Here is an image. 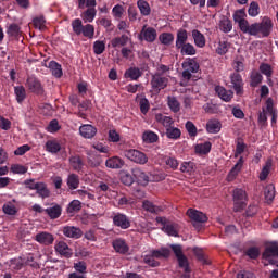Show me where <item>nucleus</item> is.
<instances>
[{
  "mask_svg": "<svg viewBox=\"0 0 278 278\" xmlns=\"http://www.w3.org/2000/svg\"><path fill=\"white\" fill-rule=\"evenodd\" d=\"M191 36L193 38V42L195 45V47H198L199 49H203L206 45V39H205V35H203V33H201V30L199 29H193L191 31Z\"/></svg>",
  "mask_w": 278,
  "mask_h": 278,
  "instance_id": "6ab92c4d",
  "label": "nucleus"
},
{
  "mask_svg": "<svg viewBox=\"0 0 278 278\" xmlns=\"http://www.w3.org/2000/svg\"><path fill=\"white\" fill-rule=\"evenodd\" d=\"M264 260H268L270 257H278V244L271 243L268 245L263 252Z\"/></svg>",
  "mask_w": 278,
  "mask_h": 278,
  "instance_id": "4c0bfd02",
  "label": "nucleus"
},
{
  "mask_svg": "<svg viewBox=\"0 0 278 278\" xmlns=\"http://www.w3.org/2000/svg\"><path fill=\"white\" fill-rule=\"evenodd\" d=\"M168 108L172 110V112H179L181 110V104L179 103V100L175 97H168L167 98Z\"/></svg>",
  "mask_w": 278,
  "mask_h": 278,
  "instance_id": "6e6d98bb",
  "label": "nucleus"
},
{
  "mask_svg": "<svg viewBox=\"0 0 278 278\" xmlns=\"http://www.w3.org/2000/svg\"><path fill=\"white\" fill-rule=\"evenodd\" d=\"M55 253H59L61 257H66L67 260L73 257V249L68 247L67 242L64 241H56L54 245Z\"/></svg>",
  "mask_w": 278,
  "mask_h": 278,
  "instance_id": "2eb2a0df",
  "label": "nucleus"
},
{
  "mask_svg": "<svg viewBox=\"0 0 278 278\" xmlns=\"http://www.w3.org/2000/svg\"><path fill=\"white\" fill-rule=\"evenodd\" d=\"M105 51V41L97 40L93 42V53L101 55Z\"/></svg>",
  "mask_w": 278,
  "mask_h": 278,
  "instance_id": "e2e57ef3",
  "label": "nucleus"
},
{
  "mask_svg": "<svg viewBox=\"0 0 278 278\" xmlns=\"http://www.w3.org/2000/svg\"><path fill=\"white\" fill-rule=\"evenodd\" d=\"M132 175L140 186H147V184H149V175H147L142 169L134 168Z\"/></svg>",
  "mask_w": 278,
  "mask_h": 278,
  "instance_id": "5701e85b",
  "label": "nucleus"
},
{
  "mask_svg": "<svg viewBox=\"0 0 278 278\" xmlns=\"http://www.w3.org/2000/svg\"><path fill=\"white\" fill-rule=\"evenodd\" d=\"M126 79H131L132 81H138L142 77V72L138 67H130L125 72Z\"/></svg>",
  "mask_w": 278,
  "mask_h": 278,
  "instance_id": "c9c22d12",
  "label": "nucleus"
},
{
  "mask_svg": "<svg viewBox=\"0 0 278 278\" xmlns=\"http://www.w3.org/2000/svg\"><path fill=\"white\" fill-rule=\"evenodd\" d=\"M159 40L161 45H165V47H170V45H173V42L175 41V35H173L172 33H162L159 36Z\"/></svg>",
  "mask_w": 278,
  "mask_h": 278,
  "instance_id": "de8ad7c7",
  "label": "nucleus"
},
{
  "mask_svg": "<svg viewBox=\"0 0 278 278\" xmlns=\"http://www.w3.org/2000/svg\"><path fill=\"white\" fill-rule=\"evenodd\" d=\"M176 260L178 262V266L180 268H184V270H185V275H182L181 278H191L190 277V265L188 263V257H186V255L182 254V256H178Z\"/></svg>",
  "mask_w": 278,
  "mask_h": 278,
  "instance_id": "c756f323",
  "label": "nucleus"
},
{
  "mask_svg": "<svg viewBox=\"0 0 278 278\" xmlns=\"http://www.w3.org/2000/svg\"><path fill=\"white\" fill-rule=\"evenodd\" d=\"M271 168H273V161L267 160L260 173V176H258L260 181H266V179H268V175H270Z\"/></svg>",
  "mask_w": 278,
  "mask_h": 278,
  "instance_id": "37998d69",
  "label": "nucleus"
},
{
  "mask_svg": "<svg viewBox=\"0 0 278 278\" xmlns=\"http://www.w3.org/2000/svg\"><path fill=\"white\" fill-rule=\"evenodd\" d=\"M142 140L147 144H154V142H157V140H160V136H157V134L153 132L152 130H146L142 134Z\"/></svg>",
  "mask_w": 278,
  "mask_h": 278,
  "instance_id": "79ce46f5",
  "label": "nucleus"
},
{
  "mask_svg": "<svg viewBox=\"0 0 278 278\" xmlns=\"http://www.w3.org/2000/svg\"><path fill=\"white\" fill-rule=\"evenodd\" d=\"M260 12H261L260 3L257 1H252L248 8L249 16H251V18H255L260 16Z\"/></svg>",
  "mask_w": 278,
  "mask_h": 278,
  "instance_id": "603ef678",
  "label": "nucleus"
},
{
  "mask_svg": "<svg viewBox=\"0 0 278 278\" xmlns=\"http://www.w3.org/2000/svg\"><path fill=\"white\" fill-rule=\"evenodd\" d=\"M232 18L235 21V23H242V21H247V10L245 9H239L237 10L233 15Z\"/></svg>",
  "mask_w": 278,
  "mask_h": 278,
  "instance_id": "13d9d810",
  "label": "nucleus"
},
{
  "mask_svg": "<svg viewBox=\"0 0 278 278\" xmlns=\"http://www.w3.org/2000/svg\"><path fill=\"white\" fill-rule=\"evenodd\" d=\"M273 31V20L268 16H264L261 23H254V36L262 34L263 38H268Z\"/></svg>",
  "mask_w": 278,
  "mask_h": 278,
  "instance_id": "423d86ee",
  "label": "nucleus"
},
{
  "mask_svg": "<svg viewBox=\"0 0 278 278\" xmlns=\"http://www.w3.org/2000/svg\"><path fill=\"white\" fill-rule=\"evenodd\" d=\"M150 254H152V257L155 260H162V257H170V250L166 248H162L160 250H151Z\"/></svg>",
  "mask_w": 278,
  "mask_h": 278,
  "instance_id": "09e8293b",
  "label": "nucleus"
},
{
  "mask_svg": "<svg viewBox=\"0 0 278 278\" xmlns=\"http://www.w3.org/2000/svg\"><path fill=\"white\" fill-rule=\"evenodd\" d=\"M180 172L181 173H188V175H192V173L194 172V163H192V162H184L180 165Z\"/></svg>",
  "mask_w": 278,
  "mask_h": 278,
  "instance_id": "69168bd1",
  "label": "nucleus"
},
{
  "mask_svg": "<svg viewBox=\"0 0 278 278\" xmlns=\"http://www.w3.org/2000/svg\"><path fill=\"white\" fill-rule=\"evenodd\" d=\"M78 2V9L79 10H86L81 14V18L84 23H92L94 21V17L97 16V0H77Z\"/></svg>",
  "mask_w": 278,
  "mask_h": 278,
  "instance_id": "f03ea898",
  "label": "nucleus"
},
{
  "mask_svg": "<svg viewBox=\"0 0 278 278\" xmlns=\"http://www.w3.org/2000/svg\"><path fill=\"white\" fill-rule=\"evenodd\" d=\"M142 207L146 210V212H150L151 214H157L160 212V207L154 205L153 202L149 200L143 201Z\"/></svg>",
  "mask_w": 278,
  "mask_h": 278,
  "instance_id": "bf43d9fd",
  "label": "nucleus"
},
{
  "mask_svg": "<svg viewBox=\"0 0 278 278\" xmlns=\"http://www.w3.org/2000/svg\"><path fill=\"white\" fill-rule=\"evenodd\" d=\"M138 40L141 42L143 40L146 42H155V40H157V30H155L153 27H147V25H144L138 35Z\"/></svg>",
  "mask_w": 278,
  "mask_h": 278,
  "instance_id": "9b49d317",
  "label": "nucleus"
},
{
  "mask_svg": "<svg viewBox=\"0 0 278 278\" xmlns=\"http://www.w3.org/2000/svg\"><path fill=\"white\" fill-rule=\"evenodd\" d=\"M264 80V76L257 70H253L250 74V86L251 88H257Z\"/></svg>",
  "mask_w": 278,
  "mask_h": 278,
  "instance_id": "72a5a7b5",
  "label": "nucleus"
},
{
  "mask_svg": "<svg viewBox=\"0 0 278 278\" xmlns=\"http://www.w3.org/2000/svg\"><path fill=\"white\" fill-rule=\"evenodd\" d=\"M233 201V212H242L247 207V201H249V195L247 191L242 188H236L232 191Z\"/></svg>",
  "mask_w": 278,
  "mask_h": 278,
  "instance_id": "20e7f679",
  "label": "nucleus"
},
{
  "mask_svg": "<svg viewBox=\"0 0 278 278\" xmlns=\"http://www.w3.org/2000/svg\"><path fill=\"white\" fill-rule=\"evenodd\" d=\"M257 212H258L257 205H255V204H250V205L248 206V208L245 210V213L243 214V216H244L245 218H253V216H255V215L257 214Z\"/></svg>",
  "mask_w": 278,
  "mask_h": 278,
  "instance_id": "338daca9",
  "label": "nucleus"
},
{
  "mask_svg": "<svg viewBox=\"0 0 278 278\" xmlns=\"http://www.w3.org/2000/svg\"><path fill=\"white\" fill-rule=\"evenodd\" d=\"M219 29L220 31H224V34H229V31L233 29V23L231 22V20L223 17L219 22Z\"/></svg>",
  "mask_w": 278,
  "mask_h": 278,
  "instance_id": "3c124183",
  "label": "nucleus"
},
{
  "mask_svg": "<svg viewBox=\"0 0 278 278\" xmlns=\"http://www.w3.org/2000/svg\"><path fill=\"white\" fill-rule=\"evenodd\" d=\"M266 112L269 116H271V126L277 125V109H275V102L273 98H268L265 102Z\"/></svg>",
  "mask_w": 278,
  "mask_h": 278,
  "instance_id": "aec40b11",
  "label": "nucleus"
},
{
  "mask_svg": "<svg viewBox=\"0 0 278 278\" xmlns=\"http://www.w3.org/2000/svg\"><path fill=\"white\" fill-rule=\"evenodd\" d=\"M28 168L25 165L21 164H13L11 166V172H13L14 175H25L27 173Z\"/></svg>",
  "mask_w": 278,
  "mask_h": 278,
  "instance_id": "0e129e2a",
  "label": "nucleus"
},
{
  "mask_svg": "<svg viewBox=\"0 0 278 278\" xmlns=\"http://www.w3.org/2000/svg\"><path fill=\"white\" fill-rule=\"evenodd\" d=\"M166 137L169 138V140H179L181 138V129L170 126L169 128H166Z\"/></svg>",
  "mask_w": 278,
  "mask_h": 278,
  "instance_id": "49530a36",
  "label": "nucleus"
},
{
  "mask_svg": "<svg viewBox=\"0 0 278 278\" xmlns=\"http://www.w3.org/2000/svg\"><path fill=\"white\" fill-rule=\"evenodd\" d=\"M70 164L74 170L77 173L81 172L84 168V161L80 155H74L70 157Z\"/></svg>",
  "mask_w": 278,
  "mask_h": 278,
  "instance_id": "a19ab883",
  "label": "nucleus"
},
{
  "mask_svg": "<svg viewBox=\"0 0 278 278\" xmlns=\"http://www.w3.org/2000/svg\"><path fill=\"white\" fill-rule=\"evenodd\" d=\"M155 222L159 223V225H162V231H164V233L174 238H179V225H177V223L167 220L166 217H156Z\"/></svg>",
  "mask_w": 278,
  "mask_h": 278,
  "instance_id": "39448f33",
  "label": "nucleus"
},
{
  "mask_svg": "<svg viewBox=\"0 0 278 278\" xmlns=\"http://www.w3.org/2000/svg\"><path fill=\"white\" fill-rule=\"evenodd\" d=\"M79 134L83 138L90 140L97 136V128L90 124H85L79 127Z\"/></svg>",
  "mask_w": 278,
  "mask_h": 278,
  "instance_id": "f3484780",
  "label": "nucleus"
},
{
  "mask_svg": "<svg viewBox=\"0 0 278 278\" xmlns=\"http://www.w3.org/2000/svg\"><path fill=\"white\" fill-rule=\"evenodd\" d=\"M223 129V124L218 119H211L206 123L207 134H219Z\"/></svg>",
  "mask_w": 278,
  "mask_h": 278,
  "instance_id": "2f4dec72",
  "label": "nucleus"
},
{
  "mask_svg": "<svg viewBox=\"0 0 278 278\" xmlns=\"http://www.w3.org/2000/svg\"><path fill=\"white\" fill-rule=\"evenodd\" d=\"M275 185L270 184L265 187L264 194L265 200L270 203L271 201H275Z\"/></svg>",
  "mask_w": 278,
  "mask_h": 278,
  "instance_id": "5fc2aeb1",
  "label": "nucleus"
},
{
  "mask_svg": "<svg viewBox=\"0 0 278 278\" xmlns=\"http://www.w3.org/2000/svg\"><path fill=\"white\" fill-rule=\"evenodd\" d=\"M26 88L33 94H37V97H42L45 94V87L40 79L36 76H28L26 79Z\"/></svg>",
  "mask_w": 278,
  "mask_h": 278,
  "instance_id": "6e6552de",
  "label": "nucleus"
},
{
  "mask_svg": "<svg viewBox=\"0 0 278 278\" xmlns=\"http://www.w3.org/2000/svg\"><path fill=\"white\" fill-rule=\"evenodd\" d=\"M72 29L75 36H84V38H88V40H92V38H94V25H84V22L80 18L72 21Z\"/></svg>",
  "mask_w": 278,
  "mask_h": 278,
  "instance_id": "f257e3e1",
  "label": "nucleus"
},
{
  "mask_svg": "<svg viewBox=\"0 0 278 278\" xmlns=\"http://www.w3.org/2000/svg\"><path fill=\"white\" fill-rule=\"evenodd\" d=\"M185 129L189 134L190 138H197L199 130L197 129L194 123H192L191 121H187L185 124Z\"/></svg>",
  "mask_w": 278,
  "mask_h": 278,
  "instance_id": "4d7b16f0",
  "label": "nucleus"
},
{
  "mask_svg": "<svg viewBox=\"0 0 278 278\" xmlns=\"http://www.w3.org/2000/svg\"><path fill=\"white\" fill-rule=\"evenodd\" d=\"M238 25L242 34H248L249 36H255V23L250 25L248 20H243L242 22H239Z\"/></svg>",
  "mask_w": 278,
  "mask_h": 278,
  "instance_id": "393cba45",
  "label": "nucleus"
},
{
  "mask_svg": "<svg viewBox=\"0 0 278 278\" xmlns=\"http://www.w3.org/2000/svg\"><path fill=\"white\" fill-rule=\"evenodd\" d=\"M48 68H50L53 77H56V79H60L62 75H64V72H62V65L56 61H50Z\"/></svg>",
  "mask_w": 278,
  "mask_h": 278,
  "instance_id": "f704fd0d",
  "label": "nucleus"
},
{
  "mask_svg": "<svg viewBox=\"0 0 278 278\" xmlns=\"http://www.w3.org/2000/svg\"><path fill=\"white\" fill-rule=\"evenodd\" d=\"M45 213L49 215L51 220H55V218H60V216H62V206L55 204L52 207L45 208Z\"/></svg>",
  "mask_w": 278,
  "mask_h": 278,
  "instance_id": "473e14b6",
  "label": "nucleus"
},
{
  "mask_svg": "<svg viewBox=\"0 0 278 278\" xmlns=\"http://www.w3.org/2000/svg\"><path fill=\"white\" fill-rule=\"evenodd\" d=\"M106 168L121 169L125 166V161L118 156H112L105 161Z\"/></svg>",
  "mask_w": 278,
  "mask_h": 278,
  "instance_id": "b1692460",
  "label": "nucleus"
},
{
  "mask_svg": "<svg viewBox=\"0 0 278 278\" xmlns=\"http://www.w3.org/2000/svg\"><path fill=\"white\" fill-rule=\"evenodd\" d=\"M245 255L250 257V260H257L260 257V248L251 247L245 251Z\"/></svg>",
  "mask_w": 278,
  "mask_h": 278,
  "instance_id": "774afa93",
  "label": "nucleus"
},
{
  "mask_svg": "<svg viewBox=\"0 0 278 278\" xmlns=\"http://www.w3.org/2000/svg\"><path fill=\"white\" fill-rule=\"evenodd\" d=\"M129 42V37L127 35H122L121 37H115L111 40V45L114 49L116 47H125Z\"/></svg>",
  "mask_w": 278,
  "mask_h": 278,
  "instance_id": "8fccbe9b",
  "label": "nucleus"
},
{
  "mask_svg": "<svg viewBox=\"0 0 278 278\" xmlns=\"http://www.w3.org/2000/svg\"><path fill=\"white\" fill-rule=\"evenodd\" d=\"M137 8L139 9L141 16H149L151 14V5L147 0H138Z\"/></svg>",
  "mask_w": 278,
  "mask_h": 278,
  "instance_id": "c03bdc74",
  "label": "nucleus"
},
{
  "mask_svg": "<svg viewBox=\"0 0 278 278\" xmlns=\"http://www.w3.org/2000/svg\"><path fill=\"white\" fill-rule=\"evenodd\" d=\"M15 100L20 105H23L25 99H27V90L21 85L14 87Z\"/></svg>",
  "mask_w": 278,
  "mask_h": 278,
  "instance_id": "7c9ffc66",
  "label": "nucleus"
},
{
  "mask_svg": "<svg viewBox=\"0 0 278 278\" xmlns=\"http://www.w3.org/2000/svg\"><path fill=\"white\" fill-rule=\"evenodd\" d=\"M182 55H197V48L190 42L176 48Z\"/></svg>",
  "mask_w": 278,
  "mask_h": 278,
  "instance_id": "e433bc0d",
  "label": "nucleus"
},
{
  "mask_svg": "<svg viewBox=\"0 0 278 278\" xmlns=\"http://www.w3.org/2000/svg\"><path fill=\"white\" fill-rule=\"evenodd\" d=\"M230 84L238 97H242V94H244V80L240 73L235 72L230 75Z\"/></svg>",
  "mask_w": 278,
  "mask_h": 278,
  "instance_id": "1a4fd4ad",
  "label": "nucleus"
},
{
  "mask_svg": "<svg viewBox=\"0 0 278 278\" xmlns=\"http://www.w3.org/2000/svg\"><path fill=\"white\" fill-rule=\"evenodd\" d=\"M143 262L144 264H148V266H151V268H157V266H160L159 261L151 253L148 255H144Z\"/></svg>",
  "mask_w": 278,
  "mask_h": 278,
  "instance_id": "680f3d73",
  "label": "nucleus"
},
{
  "mask_svg": "<svg viewBox=\"0 0 278 278\" xmlns=\"http://www.w3.org/2000/svg\"><path fill=\"white\" fill-rule=\"evenodd\" d=\"M182 80L180 81V86L186 87L188 83L192 79V73H199V62L197 59H187L182 62Z\"/></svg>",
  "mask_w": 278,
  "mask_h": 278,
  "instance_id": "7ed1b4c3",
  "label": "nucleus"
},
{
  "mask_svg": "<svg viewBox=\"0 0 278 278\" xmlns=\"http://www.w3.org/2000/svg\"><path fill=\"white\" fill-rule=\"evenodd\" d=\"M187 213L189 218H191V220H194L195 223H207V215H205L201 211L189 208Z\"/></svg>",
  "mask_w": 278,
  "mask_h": 278,
  "instance_id": "412c9836",
  "label": "nucleus"
},
{
  "mask_svg": "<svg viewBox=\"0 0 278 278\" xmlns=\"http://www.w3.org/2000/svg\"><path fill=\"white\" fill-rule=\"evenodd\" d=\"M30 188L36 190V193L40 199H49L51 197V191L45 182H37V186Z\"/></svg>",
  "mask_w": 278,
  "mask_h": 278,
  "instance_id": "4be33fe9",
  "label": "nucleus"
},
{
  "mask_svg": "<svg viewBox=\"0 0 278 278\" xmlns=\"http://www.w3.org/2000/svg\"><path fill=\"white\" fill-rule=\"evenodd\" d=\"M125 157L127 160H130V162H134L135 164H140L141 166H144L147 162H149V157L143 152L136 150V149H128L124 151Z\"/></svg>",
  "mask_w": 278,
  "mask_h": 278,
  "instance_id": "0eeeda50",
  "label": "nucleus"
},
{
  "mask_svg": "<svg viewBox=\"0 0 278 278\" xmlns=\"http://www.w3.org/2000/svg\"><path fill=\"white\" fill-rule=\"evenodd\" d=\"M215 92L222 99V101H225V103H229L231 99H233V92L231 90L225 89L223 86H216Z\"/></svg>",
  "mask_w": 278,
  "mask_h": 278,
  "instance_id": "a211bd4d",
  "label": "nucleus"
},
{
  "mask_svg": "<svg viewBox=\"0 0 278 278\" xmlns=\"http://www.w3.org/2000/svg\"><path fill=\"white\" fill-rule=\"evenodd\" d=\"M46 151H48V153L56 154L62 151V146L55 140H48L46 142Z\"/></svg>",
  "mask_w": 278,
  "mask_h": 278,
  "instance_id": "58836bf2",
  "label": "nucleus"
},
{
  "mask_svg": "<svg viewBox=\"0 0 278 278\" xmlns=\"http://www.w3.org/2000/svg\"><path fill=\"white\" fill-rule=\"evenodd\" d=\"M194 150L198 155H207L212 151V142L205 141L204 143H199Z\"/></svg>",
  "mask_w": 278,
  "mask_h": 278,
  "instance_id": "ea45409f",
  "label": "nucleus"
},
{
  "mask_svg": "<svg viewBox=\"0 0 278 278\" xmlns=\"http://www.w3.org/2000/svg\"><path fill=\"white\" fill-rule=\"evenodd\" d=\"M21 26L16 23H12L7 27V35L9 38H14L15 40H18L20 36H22Z\"/></svg>",
  "mask_w": 278,
  "mask_h": 278,
  "instance_id": "cd10ccee",
  "label": "nucleus"
},
{
  "mask_svg": "<svg viewBox=\"0 0 278 278\" xmlns=\"http://www.w3.org/2000/svg\"><path fill=\"white\" fill-rule=\"evenodd\" d=\"M61 231L65 238H72L73 240H79L84 236L81 228L76 226H63Z\"/></svg>",
  "mask_w": 278,
  "mask_h": 278,
  "instance_id": "4468645a",
  "label": "nucleus"
},
{
  "mask_svg": "<svg viewBox=\"0 0 278 278\" xmlns=\"http://www.w3.org/2000/svg\"><path fill=\"white\" fill-rule=\"evenodd\" d=\"M112 247L116 253H119L121 255H127L129 253V245L127 244V241L123 238H116L112 242Z\"/></svg>",
  "mask_w": 278,
  "mask_h": 278,
  "instance_id": "dca6fc26",
  "label": "nucleus"
},
{
  "mask_svg": "<svg viewBox=\"0 0 278 278\" xmlns=\"http://www.w3.org/2000/svg\"><path fill=\"white\" fill-rule=\"evenodd\" d=\"M112 218L113 225L119 227V229H129V227H131V219H129V216L126 214L114 213Z\"/></svg>",
  "mask_w": 278,
  "mask_h": 278,
  "instance_id": "f8f14e48",
  "label": "nucleus"
},
{
  "mask_svg": "<svg viewBox=\"0 0 278 278\" xmlns=\"http://www.w3.org/2000/svg\"><path fill=\"white\" fill-rule=\"evenodd\" d=\"M243 165H244V159L240 156L236 165L230 169L228 174L229 181H233V179H236V176L239 175V173L242 170Z\"/></svg>",
  "mask_w": 278,
  "mask_h": 278,
  "instance_id": "c85d7f7f",
  "label": "nucleus"
},
{
  "mask_svg": "<svg viewBox=\"0 0 278 278\" xmlns=\"http://www.w3.org/2000/svg\"><path fill=\"white\" fill-rule=\"evenodd\" d=\"M187 43H188V30L184 28L178 29L176 33V43H175L176 49Z\"/></svg>",
  "mask_w": 278,
  "mask_h": 278,
  "instance_id": "bb28decb",
  "label": "nucleus"
},
{
  "mask_svg": "<svg viewBox=\"0 0 278 278\" xmlns=\"http://www.w3.org/2000/svg\"><path fill=\"white\" fill-rule=\"evenodd\" d=\"M156 123H160L165 129H168L169 127H173L175 125V121L170 116H166L162 113H157L155 115Z\"/></svg>",
  "mask_w": 278,
  "mask_h": 278,
  "instance_id": "a878e982",
  "label": "nucleus"
},
{
  "mask_svg": "<svg viewBox=\"0 0 278 278\" xmlns=\"http://www.w3.org/2000/svg\"><path fill=\"white\" fill-rule=\"evenodd\" d=\"M154 92H160L168 86V76H160V74H153L150 81Z\"/></svg>",
  "mask_w": 278,
  "mask_h": 278,
  "instance_id": "9d476101",
  "label": "nucleus"
},
{
  "mask_svg": "<svg viewBox=\"0 0 278 278\" xmlns=\"http://www.w3.org/2000/svg\"><path fill=\"white\" fill-rule=\"evenodd\" d=\"M81 210V202L79 200H73L67 206V214H75Z\"/></svg>",
  "mask_w": 278,
  "mask_h": 278,
  "instance_id": "052dcab7",
  "label": "nucleus"
},
{
  "mask_svg": "<svg viewBox=\"0 0 278 278\" xmlns=\"http://www.w3.org/2000/svg\"><path fill=\"white\" fill-rule=\"evenodd\" d=\"M35 241L41 247H51L55 242V236L48 231H40L35 236Z\"/></svg>",
  "mask_w": 278,
  "mask_h": 278,
  "instance_id": "ddd939ff",
  "label": "nucleus"
},
{
  "mask_svg": "<svg viewBox=\"0 0 278 278\" xmlns=\"http://www.w3.org/2000/svg\"><path fill=\"white\" fill-rule=\"evenodd\" d=\"M33 25L35 29H39V31H45L47 29V20H45V15L34 17Z\"/></svg>",
  "mask_w": 278,
  "mask_h": 278,
  "instance_id": "a18cd8bd",
  "label": "nucleus"
},
{
  "mask_svg": "<svg viewBox=\"0 0 278 278\" xmlns=\"http://www.w3.org/2000/svg\"><path fill=\"white\" fill-rule=\"evenodd\" d=\"M67 186L70 190H77L79 188V176L77 174H70L67 177Z\"/></svg>",
  "mask_w": 278,
  "mask_h": 278,
  "instance_id": "864d4df0",
  "label": "nucleus"
}]
</instances>
